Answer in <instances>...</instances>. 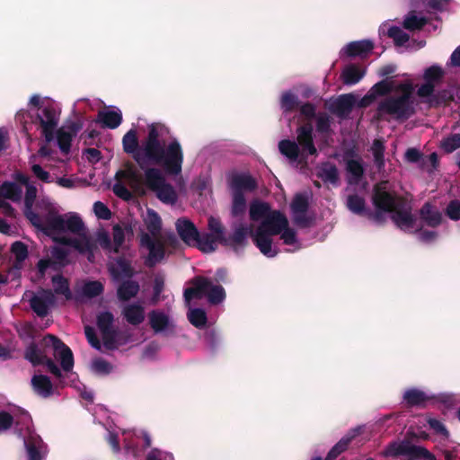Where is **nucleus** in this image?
I'll return each instance as SVG.
<instances>
[{"mask_svg":"<svg viewBox=\"0 0 460 460\" xmlns=\"http://www.w3.org/2000/svg\"><path fill=\"white\" fill-rule=\"evenodd\" d=\"M169 134L165 125L152 123L140 145L136 130L130 129L124 135L122 146L125 153L130 155L144 172V182L150 190L163 203L173 205L178 195L166 176L181 174L184 153L180 141Z\"/></svg>","mask_w":460,"mask_h":460,"instance_id":"obj_1","label":"nucleus"},{"mask_svg":"<svg viewBox=\"0 0 460 460\" xmlns=\"http://www.w3.org/2000/svg\"><path fill=\"white\" fill-rule=\"evenodd\" d=\"M19 178L26 183L27 193L24 197V214L29 221L38 229L48 234L52 232H70L76 234L75 238H67L66 242L74 250L81 254L87 255L90 261H93L96 245L87 234L84 223L81 217L75 212H68L59 215V207L49 198L43 197L37 202V208L40 213L38 215L32 210V206L37 197V188L26 175H20Z\"/></svg>","mask_w":460,"mask_h":460,"instance_id":"obj_2","label":"nucleus"},{"mask_svg":"<svg viewBox=\"0 0 460 460\" xmlns=\"http://www.w3.org/2000/svg\"><path fill=\"white\" fill-rule=\"evenodd\" d=\"M250 218L258 223L255 230L252 226L240 225L234 228L233 240L242 243L251 235L260 252L268 258L275 257L279 249L273 242V236L279 234L286 251L295 252L302 248V243L295 229L289 226L287 217L279 210H272L270 207L261 201H253L250 205Z\"/></svg>","mask_w":460,"mask_h":460,"instance_id":"obj_3","label":"nucleus"},{"mask_svg":"<svg viewBox=\"0 0 460 460\" xmlns=\"http://www.w3.org/2000/svg\"><path fill=\"white\" fill-rule=\"evenodd\" d=\"M413 91L414 85L409 80L398 81L386 78L376 83L361 99L359 105L367 106L377 96L390 93L378 103V116L406 119L415 111Z\"/></svg>","mask_w":460,"mask_h":460,"instance_id":"obj_4","label":"nucleus"},{"mask_svg":"<svg viewBox=\"0 0 460 460\" xmlns=\"http://www.w3.org/2000/svg\"><path fill=\"white\" fill-rule=\"evenodd\" d=\"M50 348L54 358L60 362L64 372H69L74 367V357L71 349L56 336L48 334L40 343V347L33 342L25 349L24 357L32 366L46 365L49 371L56 377L61 378L62 372L56 363L49 358L46 349Z\"/></svg>","mask_w":460,"mask_h":460,"instance_id":"obj_5","label":"nucleus"},{"mask_svg":"<svg viewBox=\"0 0 460 460\" xmlns=\"http://www.w3.org/2000/svg\"><path fill=\"white\" fill-rule=\"evenodd\" d=\"M373 202L377 210L392 213L395 225L405 232L419 230L417 219L411 209L390 192L388 181H382L375 187Z\"/></svg>","mask_w":460,"mask_h":460,"instance_id":"obj_6","label":"nucleus"},{"mask_svg":"<svg viewBox=\"0 0 460 460\" xmlns=\"http://www.w3.org/2000/svg\"><path fill=\"white\" fill-rule=\"evenodd\" d=\"M143 221L148 233L141 232L140 247L147 250L148 254L145 262L152 267L164 257V238L161 233L162 221L159 215L151 208H147L143 216Z\"/></svg>","mask_w":460,"mask_h":460,"instance_id":"obj_7","label":"nucleus"},{"mask_svg":"<svg viewBox=\"0 0 460 460\" xmlns=\"http://www.w3.org/2000/svg\"><path fill=\"white\" fill-rule=\"evenodd\" d=\"M29 104L37 108L34 123L47 143L55 139V131L60 120L61 109L53 100L33 94Z\"/></svg>","mask_w":460,"mask_h":460,"instance_id":"obj_8","label":"nucleus"},{"mask_svg":"<svg viewBox=\"0 0 460 460\" xmlns=\"http://www.w3.org/2000/svg\"><path fill=\"white\" fill-rule=\"evenodd\" d=\"M297 142L289 139L279 143V150L290 164L298 166L308 155H316L313 142V127L311 124L301 126L296 130Z\"/></svg>","mask_w":460,"mask_h":460,"instance_id":"obj_9","label":"nucleus"},{"mask_svg":"<svg viewBox=\"0 0 460 460\" xmlns=\"http://www.w3.org/2000/svg\"><path fill=\"white\" fill-rule=\"evenodd\" d=\"M114 317L111 312H102L97 316V326L102 334V342L97 339L94 329L85 326L84 332L91 346L97 350H102L103 346L107 349H114L125 343L122 341L119 332L113 326Z\"/></svg>","mask_w":460,"mask_h":460,"instance_id":"obj_10","label":"nucleus"},{"mask_svg":"<svg viewBox=\"0 0 460 460\" xmlns=\"http://www.w3.org/2000/svg\"><path fill=\"white\" fill-rule=\"evenodd\" d=\"M134 234V230L129 223L122 222L112 227V239L109 233L103 229H100L95 233L94 241L104 251L109 253H119L126 248L125 243L130 240Z\"/></svg>","mask_w":460,"mask_h":460,"instance_id":"obj_11","label":"nucleus"},{"mask_svg":"<svg viewBox=\"0 0 460 460\" xmlns=\"http://www.w3.org/2000/svg\"><path fill=\"white\" fill-rule=\"evenodd\" d=\"M193 287L184 290V299L190 305L192 298L207 296L208 301L212 305H218L226 299V291L221 285L214 284L210 279L203 277H197L192 280Z\"/></svg>","mask_w":460,"mask_h":460,"instance_id":"obj_12","label":"nucleus"},{"mask_svg":"<svg viewBox=\"0 0 460 460\" xmlns=\"http://www.w3.org/2000/svg\"><path fill=\"white\" fill-rule=\"evenodd\" d=\"M142 186L150 190L144 182V175L141 177L136 168L129 166L116 173V182L112 190L119 198L129 200L132 198L129 189L138 190Z\"/></svg>","mask_w":460,"mask_h":460,"instance_id":"obj_13","label":"nucleus"},{"mask_svg":"<svg viewBox=\"0 0 460 460\" xmlns=\"http://www.w3.org/2000/svg\"><path fill=\"white\" fill-rule=\"evenodd\" d=\"M20 175L23 174L20 172L15 173L14 179L16 182L6 181L0 186V209L6 216H13V208L6 199L17 202L22 199L24 190L25 194L27 193L26 183L19 178Z\"/></svg>","mask_w":460,"mask_h":460,"instance_id":"obj_14","label":"nucleus"},{"mask_svg":"<svg viewBox=\"0 0 460 460\" xmlns=\"http://www.w3.org/2000/svg\"><path fill=\"white\" fill-rule=\"evenodd\" d=\"M309 199L310 196L307 193H297L293 198L290 204L291 217L297 226L307 227L314 221V217L308 209Z\"/></svg>","mask_w":460,"mask_h":460,"instance_id":"obj_15","label":"nucleus"},{"mask_svg":"<svg viewBox=\"0 0 460 460\" xmlns=\"http://www.w3.org/2000/svg\"><path fill=\"white\" fill-rule=\"evenodd\" d=\"M24 297L30 301L32 310L40 316L47 315L49 308L55 304L54 294L47 289H40L36 293L27 291Z\"/></svg>","mask_w":460,"mask_h":460,"instance_id":"obj_16","label":"nucleus"},{"mask_svg":"<svg viewBox=\"0 0 460 460\" xmlns=\"http://www.w3.org/2000/svg\"><path fill=\"white\" fill-rule=\"evenodd\" d=\"M122 435L126 453L134 457L140 455L137 447L139 441H143L146 447L151 446V437L146 430L123 431Z\"/></svg>","mask_w":460,"mask_h":460,"instance_id":"obj_17","label":"nucleus"},{"mask_svg":"<svg viewBox=\"0 0 460 460\" xmlns=\"http://www.w3.org/2000/svg\"><path fill=\"white\" fill-rule=\"evenodd\" d=\"M24 445L28 454V460H42L47 455V447L42 439L34 431L28 429L23 437Z\"/></svg>","mask_w":460,"mask_h":460,"instance_id":"obj_18","label":"nucleus"},{"mask_svg":"<svg viewBox=\"0 0 460 460\" xmlns=\"http://www.w3.org/2000/svg\"><path fill=\"white\" fill-rule=\"evenodd\" d=\"M81 127L76 123H72L69 126L61 127L55 131V139L58 146L63 154H68L71 148V143L75 137Z\"/></svg>","mask_w":460,"mask_h":460,"instance_id":"obj_19","label":"nucleus"},{"mask_svg":"<svg viewBox=\"0 0 460 460\" xmlns=\"http://www.w3.org/2000/svg\"><path fill=\"white\" fill-rule=\"evenodd\" d=\"M121 315L131 325L142 323L146 318L144 304L140 301L124 304L121 306Z\"/></svg>","mask_w":460,"mask_h":460,"instance_id":"obj_20","label":"nucleus"},{"mask_svg":"<svg viewBox=\"0 0 460 460\" xmlns=\"http://www.w3.org/2000/svg\"><path fill=\"white\" fill-rule=\"evenodd\" d=\"M374 44L369 40L352 41L344 46L341 50V57L366 58L372 52Z\"/></svg>","mask_w":460,"mask_h":460,"instance_id":"obj_21","label":"nucleus"},{"mask_svg":"<svg viewBox=\"0 0 460 460\" xmlns=\"http://www.w3.org/2000/svg\"><path fill=\"white\" fill-rule=\"evenodd\" d=\"M149 323L155 333H169L174 328L171 317L159 310H154L149 314Z\"/></svg>","mask_w":460,"mask_h":460,"instance_id":"obj_22","label":"nucleus"},{"mask_svg":"<svg viewBox=\"0 0 460 460\" xmlns=\"http://www.w3.org/2000/svg\"><path fill=\"white\" fill-rule=\"evenodd\" d=\"M176 230L181 239L188 245H193L197 242L199 231L189 219L179 218L175 223Z\"/></svg>","mask_w":460,"mask_h":460,"instance_id":"obj_23","label":"nucleus"},{"mask_svg":"<svg viewBox=\"0 0 460 460\" xmlns=\"http://www.w3.org/2000/svg\"><path fill=\"white\" fill-rule=\"evenodd\" d=\"M356 103V97L352 93L340 95L331 104L330 109L339 117L344 118L349 114Z\"/></svg>","mask_w":460,"mask_h":460,"instance_id":"obj_24","label":"nucleus"},{"mask_svg":"<svg viewBox=\"0 0 460 460\" xmlns=\"http://www.w3.org/2000/svg\"><path fill=\"white\" fill-rule=\"evenodd\" d=\"M434 394L412 387L404 391L402 400L408 406H421L433 399Z\"/></svg>","mask_w":460,"mask_h":460,"instance_id":"obj_25","label":"nucleus"},{"mask_svg":"<svg viewBox=\"0 0 460 460\" xmlns=\"http://www.w3.org/2000/svg\"><path fill=\"white\" fill-rule=\"evenodd\" d=\"M97 121L105 128H116L122 122L121 111L117 107H110L101 111L98 113Z\"/></svg>","mask_w":460,"mask_h":460,"instance_id":"obj_26","label":"nucleus"},{"mask_svg":"<svg viewBox=\"0 0 460 460\" xmlns=\"http://www.w3.org/2000/svg\"><path fill=\"white\" fill-rule=\"evenodd\" d=\"M31 385L34 393L40 397L48 398L54 393L53 384L47 376L34 375L31 379Z\"/></svg>","mask_w":460,"mask_h":460,"instance_id":"obj_27","label":"nucleus"},{"mask_svg":"<svg viewBox=\"0 0 460 460\" xmlns=\"http://www.w3.org/2000/svg\"><path fill=\"white\" fill-rule=\"evenodd\" d=\"M317 176L322 179L325 184L334 187L340 184V176L337 167L329 163H323L317 167Z\"/></svg>","mask_w":460,"mask_h":460,"instance_id":"obj_28","label":"nucleus"},{"mask_svg":"<svg viewBox=\"0 0 460 460\" xmlns=\"http://www.w3.org/2000/svg\"><path fill=\"white\" fill-rule=\"evenodd\" d=\"M109 270L114 279L119 280L133 275L130 262L124 258H118L110 262Z\"/></svg>","mask_w":460,"mask_h":460,"instance_id":"obj_29","label":"nucleus"},{"mask_svg":"<svg viewBox=\"0 0 460 460\" xmlns=\"http://www.w3.org/2000/svg\"><path fill=\"white\" fill-rule=\"evenodd\" d=\"M230 187L233 193H243V191L255 189L256 184L252 176L244 173H237L232 176Z\"/></svg>","mask_w":460,"mask_h":460,"instance_id":"obj_30","label":"nucleus"},{"mask_svg":"<svg viewBox=\"0 0 460 460\" xmlns=\"http://www.w3.org/2000/svg\"><path fill=\"white\" fill-rule=\"evenodd\" d=\"M366 75V69L360 66L350 64L346 66L341 72V79L346 85L358 84Z\"/></svg>","mask_w":460,"mask_h":460,"instance_id":"obj_31","label":"nucleus"},{"mask_svg":"<svg viewBox=\"0 0 460 460\" xmlns=\"http://www.w3.org/2000/svg\"><path fill=\"white\" fill-rule=\"evenodd\" d=\"M379 32L386 33L394 40L396 46H404L409 41V35L398 26H390L388 22H384L379 27Z\"/></svg>","mask_w":460,"mask_h":460,"instance_id":"obj_32","label":"nucleus"},{"mask_svg":"<svg viewBox=\"0 0 460 460\" xmlns=\"http://www.w3.org/2000/svg\"><path fill=\"white\" fill-rule=\"evenodd\" d=\"M413 446L414 445L407 441H394L386 447L383 452V456L393 457L406 456L411 459Z\"/></svg>","mask_w":460,"mask_h":460,"instance_id":"obj_33","label":"nucleus"},{"mask_svg":"<svg viewBox=\"0 0 460 460\" xmlns=\"http://www.w3.org/2000/svg\"><path fill=\"white\" fill-rule=\"evenodd\" d=\"M65 373H66V376H64L62 375V377L58 378L60 383H62L64 385H73L75 389H77L80 392L83 398H84L85 400H87L89 402H92L93 400V392L91 390H87L86 387L84 386V385H83L82 383L77 381L76 374L73 373L72 370H70L69 372H65Z\"/></svg>","mask_w":460,"mask_h":460,"instance_id":"obj_34","label":"nucleus"},{"mask_svg":"<svg viewBox=\"0 0 460 460\" xmlns=\"http://www.w3.org/2000/svg\"><path fill=\"white\" fill-rule=\"evenodd\" d=\"M347 207L349 211L357 215H372L367 208L365 197L360 194L355 193L348 195Z\"/></svg>","mask_w":460,"mask_h":460,"instance_id":"obj_35","label":"nucleus"},{"mask_svg":"<svg viewBox=\"0 0 460 460\" xmlns=\"http://www.w3.org/2000/svg\"><path fill=\"white\" fill-rule=\"evenodd\" d=\"M420 217L431 227L438 226L442 222V214L429 203H426L420 209Z\"/></svg>","mask_w":460,"mask_h":460,"instance_id":"obj_36","label":"nucleus"},{"mask_svg":"<svg viewBox=\"0 0 460 460\" xmlns=\"http://www.w3.org/2000/svg\"><path fill=\"white\" fill-rule=\"evenodd\" d=\"M29 164L32 174L40 181L49 183L53 181V178L48 171L43 168L46 166V163L43 161H38V156H30Z\"/></svg>","mask_w":460,"mask_h":460,"instance_id":"obj_37","label":"nucleus"},{"mask_svg":"<svg viewBox=\"0 0 460 460\" xmlns=\"http://www.w3.org/2000/svg\"><path fill=\"white\" fill-rule=\"evenodd\" d=\"M139 291V285L134 280L123 281L117 290L118 298L120 301H128L132 297H135Z\"/></svg>","mask_w":460,"mask_h":460,"instance_id":"obj_38","label":"nucleus"},{"mask_svg":"<svg viewBox=\"0 0 460 460\" xmlns=\"http://www.w3.org/2000/svg\"><path fill=\"white\" fill-rule=\"evenodd\" d=\"M68 241L67 238L62 237L60 239L61 245H56L52 247L50 253L53 259L55 260V262L58 264L64 266L67 263V255L70 249H74L69 243L66 242Z\"/></svg>","mask_w":460,"mask_h":460,"instance_id":"obj_39","label":"nucleus"},{"mask_svg":"<svg viewBox=\"0 0 460 460\" xmlns=\"http://www.w3.org/2000/svg\"><path fill=\"white\" fill-rule=\"evenodd\" d=\"M222 239L211 234H199L193 246H197L203 252H211L216 250L217 243Z\"/></svg>","mask_w":460,"mask_h":460,"instance_id":"obj_40","label":"nucleus"},{"mask_svg":"<svg viewBox=\"0 0 460 460\" xmlns=\"http://www.w3.org/2000/svg\"><path fill=\"white\" fill-rule=\"evenodd\" d=\"M298 104V96L292 91H285L281 93L279 105L284 114H288L295 111Z\"/></svg>","mask_w":460,"mask_h":460,"instance_id":"obj_41","label":"nucleus"},{"mask_svg":"<svg viewBox=\"0 0 460 460\" xmlns=\"http://www.w3.org/2000/svg\"><path fill=\"white\" fill-rule=\"evenodd\" d=\"M349 185L358 184L363 175V167L357 160H349L346 166Z\"/></svg>","mask_w":460,"mask_h":460,"instance_id":"obj_42","label":"nucleus"},{"mask_svg":"<svg viewBox=\"0 0 460 460\" xmlns=\"http://www.w3.org/2000/svg\"><path fill=\"white\" fill-rule=\"evenodd\" d=\"M52 285L57 295L63 296L66 300H70L72 298V292L69 288L66 279L60 275H56L52 277Z\"/></svg>","mask_w":460,"mask_h":460,"instance_id":"obj_43","label":"nucleus"},{"mask_svg":"<svg viewBox=\"0 0 460 460\" xmlns=\"http://www.w3.org/2000/svg\"><path fill=\"white\" fill-rule=\"evenodd\" d=\"M426 23V19L415 12H410L403 20V27L409 31L420 30Z\"/></svg>","mask_w":460,"mask_h":460,"instance_id":"obj_44","label":"nucleus"},{"mask_svg":"<svg viewBox=\"0 0 460 460\" xmlns=\"http://www.w3.org/2000/svg\"><path fill=\"white\" fill-rule=\"evenodd\" d=\"M188 319L194 326L202 328L207 323V314L203 309L190 308L188 312Z\"/></svg>","mask_w":460,"mask_h":460,"instance_id":"obj_45","label":"nucleus"},{"mask_svg":"<svg viewBox=\"0 0 460 460\" xmlns=\"http://www.w3.org/2000/svg\"><path fill=\"white\" fill-rule=\"evenodd\" d=\"M352 439V436H345L343 437L338 443H336L328 453L325 460H335L338 456H340L342 452H344L348 447L349 442Z\"/></svg>","mask_w":460,"mask_h":460,"instance_id":"obj_46","label":"nucleus"},{"mask_svg":"<svg viewBox=\"0 0 460 460\" xmlns=\"http://www.w3.org/2000/svg\"><path fill=\"white\" fill-rule=\"evenodd\" d=\"M102 291L103 286L99 281L85 282L81 288V294L85 297H94L99 296Z\"/></svg>","mask_w":460,"mask_h":460,"instance_id":"obj_47","label":"nucleus"},{"mask_svg":"<svg viewBox=\"0 0 460 460\" xmlns=\"http://www.w3.org/2000/svg\"><path fill=\"white\" fill-rule=\"evenodd\" d=\"M443 75V68L438 65H433L425 70L423 77L425 81L433 83V84L436 85L440 82Z\"/></svg>","mask_w":460,"mask_h":460,"instance_id":"obj_48","label":"nucleus"},{"mask_svg":"<svg viewBox=\"0 0 460 460\" xmlns=\"http://www.w3.org/2000/svg\"><path fill=\"white\" fill-rule=\"evenodd\" d=\"M246 208V201L243 193H233L232 214L234 217L244 213Z\"/></svg>","mask_w":460,"mask_h":460,"instance_id":"obj_49","label":"nucleus"},{"mask_svg":"<svg viewBox=\"0 0 460 460\" xmlns=\"http://www.w3.org/2000/svg\"><path fill=\"white\" fill-rule=\"evenodd\" d=\"M91 369L98 375H108L112 371V366L104 359L97 358L92 361Z\"/></svg>","mask_w":460,"mask_h":460,"instance_id":"obj_50","label":"nucleus"},{"mask_svg":"<svg viewBox=\"0 0 460 460\" xmlns=\"http://www.w3.org/2000/svg\"><path fill=\"white\" fill-rule=\"evenodd\" d=\"M434 87L435 85L433 84V83L425 81V83L420 86L417 92L419 97L421 99H425L426 102H428L430 105H433L434 103V101L432 99Z\"/></svg>","mask_w":460,"mask_h":460,"instance_id":"obj_51","label":"nucleus"},{"mask_svg":"<svg viewBox=\"0 0 460 460\" xmlns=\"http://www.w3.org/2000/svg\"><path fill=\"white\" fill-rule=\"evenodd\" d=\"M429 428L438 435L442 438H447L449 433L445 425L439 420L432 417H427L426 419Z\"/></svg>","mask_w":460,"mask_h":460,"instance_id":"obj_52","label":"nucleus"},{"mask_svg":"<svg viewBox=\"0 0 460 460\" xmlns=\"http://www.w3.org/2000/svg\"><path fill=\"white\" fill-rule=\"evenodd\" d=\"M146 460H174V456L171 452L155 447L147 453Z\"/></svg>","mask_w":460,"mask_h":460,"instance_id":"obj_53","label":"nucleus"},{"mask_svg":"<svg viewBox=\"0 0 460 460\" xmlns=\"http://www.w3.org/2000/svg\"><path fill=\"white\" fill-rule=\"evenodd\" d=\"M441 147L447 153H451L460 147V134H454L441 142Z\"/></svg>","mask_w":460,"mask_h":460,"instance_id":"obj_54","label":"nucleus"},{"mask_svg":"<svg viewBox=\"0 0 460 460\" xmlns=\"http://www.w3.org/2000/svg\"><path fill=\"white\" fill-rule=\"evenodd\" d=\"M371 150H372L376 165L379 168H381L382 166H384V150H385L382 141L375 140L371 146Z\"/></svg>","mask_w":460,"mask_h":460,"instance_id":"obj_55","label":"nucleus"},{"mask_svg":"<svg viewBox=\"0 0 460 460\" xmlns=\"http://www.w3.org/2000/svg\"><path fill=\"white\" fill-rule=\"evenodd\" d=\"M411 459L437 460L435 456L421 446H413Z\"/></svg>","mask_w":460,"mask_h":460,"instance_id":"obj_56","label":"nucleus"},{"mask_svg":"<svg viewBox=\"0 0 460 460\" xmlns=\"http://www.w3.org/2000/svg\"><path fill=\"white\" fill-rule=\"evenodd\" d=\"M93 212L95 216L100 219L108 220L111 217V210L104 203L101 201L94 202Z\"/></svg>","mask_w":460,"mask_h":460,"instance_id":"obj_57","label":"nucleus"},{"mask_svg":"<svg viewBox=\"0 0 460 460\" xmlns=\"http://www.w3.org/2000/svg\"><path fill=\"white\" fill-rule=\"evenodd\" d=\"M12 252L18 261H22L28 255L27 247L22 242H15L12 245Z\"/></svg>","mask_w":460,"mask_h":460,"instance_id":"obj_58","label":"nucleus"},{"mask_svg":"<svg viewBox=\"0 0 460 460\" xmlns=\"http://www.w3.org/2000/svg\"><path fill=\"white\" fill-rule=\"evenodd\" d=\"M208 228L210 230V234L213 235H216V237H219L223 239L224 237V231L223 227L221 226L220 221L217 218H215L213 217H210L208 219Z\"/></svg>","mask_w":460,"mask_h":460,"instance_id":"obj_59","label":"nucleus"},{"mask_svg":"<svg viewBox=\"0 0 460 460\" xmlns=\"http://www.w3.org/2000/svg\"><path fill=\"white\" fill-rule=\"evenodd\" d=\"M434 396L435 397L433 399H431L430 401H432L434 402L443 403L447 406H451L456 402V396L452 394L441 393L438 394H434Z\"/></svg>","mask_w":460,"mask_h":460,"instance_id":"obj_60","label":"nucleus"},{"mask_svg":"<svg viewBox=\"0 0 460 460\" xmlns=\"http://www.w3.org/2000/svg\"><path fill=\"white\" fill-rule=\"evenodd\" d=\"M405 159L410 163H420L421 167L425 166V162L422 159L421 154L416 148H409L405 153Z\"/></svg>","mask_w":460,"mask_h":460,"instance_id":"obj_61","label":"nucleus"},{"mask_svg":"<svg viewBox=\"0 0 460 460\" xmlns=\"http://www.w3.org/2000/svg\"><path fill=\"white\" fill-rule=\"evenodd\" d=\"M447 215L453 220L460 219V202L451 201L447 208Z\"/></svg>","mask_w":460,"mask_h":460,"instance_id":"obj_62","label":"nucleus"},{"mask_svg":"<svg viewBox=\"0 0 460 460\" xmlns=\"http://www.w3.org/2000/svg\"><path fill=\"white\" fill-rule=\"evenodd\" d=\"M84 157L88 162L96 164L102 159V154L98 149L91 147L84 151Z\"/></svg>","mask_w":460,"mask_h":460,"instance_id":"obj_63","label":"nucleus"},{"mask_svg":"<svg viewBox=\"0 0 460 460\" xmlns=\"http://www.w3.org/2000/svg\"><path fill=\"white\" fill-rule=\"evenodd\" d=\"M331 121L329 116L326 114H320L317 117L316 128L319 132H328L330 128Z\"/></svg>","mask_w":460,"mask_h":460,"instance_id":"obj_64","label":"nucleus"}]
</instances>
